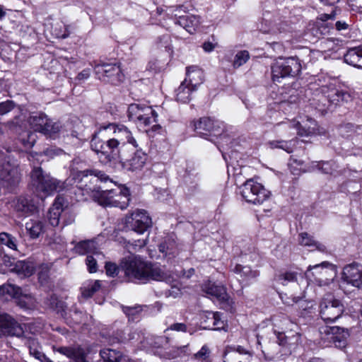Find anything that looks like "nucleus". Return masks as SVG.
<instances>
[{"mask_svg": "<svg viewBox=\"0 0 362 362\" xmlns=\"http://www.w3.org/2000/svg\"><path fill=\"white\" fill-rule=\"evenodd\" d=\"M120 267L129 281H148L150 280L170 282L171 274L158 266L151 264L140 256L131 255L124 258Z\"/></svg>", "mask_w": 362, "mask_h": 362, "instance_id": "obj_1", "label": "nucleus"}, {"mask_svg": "<svg viewBox=\"0 0 362 362\" xmlns=\"http://www.w3.org/2000/svg\"><path fill=\"white\" fill-rule=\"evenodd\" d=\"M129 191L122 186L115 189H102L100 187H95L91 190V197L100 205L115 206L121 209L127 208L130 198Z\"/></svg>", "mask_w": 362, "mask_h": 362, "instance_id": "obj_2", "label": "nucleus"}, {"mask_svg": "<svg viewBox=\"0 0 362 362\" xmlns=\"http://www.w3.org/2000/svg\"><path fill=\"white\" fill-rule=\"evenodd\" d=\"M31 182L36 192L49 195L54 192H61L72 185L71 181L75 177L68 178L65 182H61L49 174H45L40 167H34L31 172Z\"/></svg>", "mask_w": 362, "mask_h": 362, "instance_id": "obj_3", "label": "nucleus"}, {"mask_svg": "<svg viewBox=\"0 0 362 362\" xmlns=\"http://www.w3.org/2000/svg\"><path fill=\"white\" fill-rule=\"evenodd\" d=\"M122 147L119 141L112 138L104 141L97 134H94L90 141L91 149L97 153L100 161L105 164L119 158Z\"/></svg>", "mask_w": 362, "mask_h": 362, "instance_id": "obj_4", "label": "nucleus"}, {"mask_svg": "<svg viewBox=\"0 0 362 362\" xmlns=\"http://www.w3.org/2000/svg\"><path fill=\"white\" fill-rule=\"evenodd\" d=\"M271 69L273 81L279 83L282 78L297 76L301 71V64L298 59L290 57L276 61Z\"/></svg>", "mask_w": 362, "mask_h": 362, "instance_id": "obj_5", "label": "nucleus"}, {"mask_svg": "<svg viewBox=\"0 0 362 362\" xmlns=\"http://www.w3.org/2000/svg\"><path fill=\"white\" fill-rule=\"evenodd\" d=\"M243 197L248 203L260 205L270 197V192L252 179L247 180L240 187Z\"/></svg>", "mask_w": 362, "mask_h": 362, "instance_id": "obj_6", "label": "nucleus"}, {"mask_svg": "<svg viewBox=\"0 0 362 362\" xmlns=\"http://www.w3.org/2000/svg\"><path fill=\"white\" fill-rule=\"evenodd\" d=\"M344 312V306L339 299L332 295H325L320 303V315L327 323L334 322L339 319Z\"/></svg>", "mask_w": 362, "mask_h": 362, "instance_id": "obj_7", "label": "nucleus"}, {"mask_svg": "<svg viewBox=\"0 0 362 362\" xmlns=\"http://www.w3.org/2000/svg\"><path fill=\"white\" fill-rule=\"evenodd\" d=\"M333 265L328 262H322L313 266L310 265L305 272L306 278L319 286H328L333 281Z\"/></svg>", "mask_w": 362, "mask_h": 362, "instance_id": "obj_8", "label": "nucleus"}, {"mask_svg": "<svg viewBox=\"0 0 362 362\" xmlns=\"http://www.w3.org/2000/svg\"><path fill=\"white\" fill-rule=\"evenodd\" d=\"M195 132L200 136H225L226 126L223 122L202 117L194 124Z\"/></svg>", "mask_w": 362, "mask_h": 362, "instance_id": "obj_9", "label": "nucleus"}, {"mask_svg": "<svg viewBox=\"0 0 362 362\" xmlns=\"http://www.w3.org/2000/svg\"><path fill=\"white\" fill-rule=\"evenodd\" d=\"M94 71L99 80L114 85L119 84L124 77L120 66L116 64H98L94 66Z\"/></svg>", "mask_w": 362, "mask_h": 362, "instance_id": "obj_10", "label": "nucleus"}, {"mask_svg": "<svg viewBox=\"0 0 362 362\" xmlns=\"http://www.w3.org/2000/svg\"><path fill=\"white\" fill-rule=\"evenodd\" d=\"M54 351L68 358L70 362H92L90 358V349L80 344L53 347Z\"/></svg>", "mask_w": 362, "mask_h": 362, "instance_id": "obj_11", "label": "nucleus"}, {"mask_svg": "<svg viewBox=\"0 0 362 362\" xmlns=\"http://www.w3.org/2000/svg\"><path fill=\"white\" fill-rule=\"evenodd\" d=\"M151 223V218L143 209H137L125 218L126 228L141 234L146 231Z\"/></svg>", "mask_w": 362, "mask_h": 362, "instance_id": "obj_12", "label": "nucleus"}, {"mask_svg": "<svg viewBox=\"0 0 362 362\" xmlns=\"http://www.w3.org/2000/svg\"><path fill=\"white\" fill-rule=\"evenodd\" d=\"M23 327L12 316L0 314V338L6 336L23 337Z\"/></svg>", "mask_w": 362, "mask_h": 362, "instance_id": "obj_13", "label": "nucleus"}, {"mask_svg": "<svg viewBox=\"0 0 362 362\" xmlns=\"http://www.w3.org/2000/svg\"><path fill=\"white\" fill-rule=\"evenodd\" d=\"M343 283L362 288V264L353 263L346 265L341 273Z\"/></svg>", "mask_w": 362, "mask_h": 362, "instance_id": "obj_14", "label": "nucleus"}, {"mask_svg": "<svg viewBox=\"0 0 362 362\" xmlns=\"http://www.w3.org/2000/svg\"><path fill=\"white\" fill-rule=\"evenodd\" d=\"M21 177L18 165L15 162L4 163L0 168V179L8 186L19 183Z\"/></svg>", "mask_w": 362, "mask_h": 362, "instance_id": "obj_15", "label": "nucleus"}, {"mask_svg": "<svg viewBox=\"0 0 362 362\" xmlns=\"http://www.w3.org/2000/svg\"><path fill=\"white\" fill-rule=\"evenodd\" d=\"M320 92L331 105H338L341 103H349L352 100L351 94L344 90L336 89L334 86H322Z\"/></svg>", "mask_w": 362, "mask_h": 362, "instance_id": "obj_16", "label": "nucleus"}, {"mask_svg": "<svg viewBox=\"0 0 362 362\" xmlns=\"http://www.w3.org/2000/svg\"><path fill=\"white\" fill-rule=\"evenodd\" d=\"M107 128L113 131L114 136L112 139L119 141V144L122 146L128 143L135 148L138 147L136 140L132 136L131 131L127 127L112 123L109 124L107 127H104L105 129Z\"/></svg>", "mask_w": 362, "mask_h": 362, "instance_id": "obj_17", "label": "nucleus"}, {"mask_svg": "<svg viewBox=\"0 0 362 362\" xmlns=\"http://www.w3.org/2000/svg\"><path fill=\"white\" fill-rule=\"evenodd\" d=\"M10 205L18 216H30L36 210V206L33 200L23 196L14 198L10 202Z\"/></svg>", "mask_w": 362, "mask_h": 362, "instance_id": "obj_18", "label": "nucleus"}, {"mask_svg": "<svg viewBox=\"0 0 362 362\" xmlns=\"http://www.w3.org/2000/svg\"><path fill=\"white\" fill-rule=\"evenodd\" d=\"M147 158V154L141 150H137L129 159L122 162V165L127 171H141L144 167Z\"/></svg>", "mask_w": 362, "mask_h": 362, "instance_id": "obj_19", "label": "nucleus"}, {"mask_svg": "<svg viewBox=\"0 0 362 362\" xmlns=\"http://www.w3.org/2000/svg\"><path fill=\"white\" fill-rule=\"evenodd\" d=\"M202 290L209 297L214 298L219 302H226L228 300L226 289L222 285L208 281L203 284Z\"/></svg>", "mask_w": 362, "mask_h": 362, "instance_id": "obj_20", "label": "nucleus"}, {"mask_svg": "<svg viewBox=\"0 0 362 362\" xmlns=\"http://www.w3.org/2000/svg\"><path fill=\"white\" fill-rule=\"evenodd\" d=\"M307 122L309 124H305L303 126L299 122L291 121L288 122H283L281 124L284 129H294L297 131V134L301 136H308L314 133L315 130V121L313 119H308ZM280 125V124H279Z\"/></svg>", "mask_w": 362, "mask_h": 362, "instance_id": "obj_21", "label": "nucleus"}, {"mask_svg": "<svg viewBox=\"0 0 362 362\" xmlns=\"http://www.w3.org/2000/svg\"><path fill=\"white\" fill-rule=\"evenodd\" d=\"M64 204V198L57 197L48 211L47 218L49 222L54 227L59 226L62 214L65 212Z\"/></svg>", "mask_w": 362, "mask_h": 362, "instance_id": "obj_22", "label": "nucleus"}, {"mask_svg": "<svg viewBox=\"0 0 362 362\" xmlns=\"http://www.w3.org/2000/svg\"><path fill=\"white\" fill-rule=\"evenodd\" d=\"M204 81V73L203 71L197 66H191L187 67L186 78L184 82H186L188 85L197 89V87L201 85Z\"/></svg>", "mask_w": 362, "mask_h": 362, "instance_id": "obj_23", "label": "nucleus"}, {"mask_svg": "<svg viewBox=\"0 0 362 362\" xmlns=\"http://www.w3.org/2000/svg\"><path fill=\"white\" fill-rule=\"evenodd\" d=\"M25 343L29 349L30 356H33L40 362H53L49 358H47L42 351V347L36 339L33 337H25Z\"/></svg>", "mask_w": 362, "mask_h": 362, "instance_id": "obj_24", "label": "nucleus"}, {"mask_svg": "<svg viewBox=\"0 0 362 362\" xmlns=\"http://www.w3.org/2000/svg\"><path fill=\"white\" fill-rule=\"evenodd\" d=\"M344 59L346 64L362 69V45L349 49Z\"/></svg>", "mask_w": 362, "mask_h": 362, "instance_id": "obj_25", "label": "nucleus"}, {"mask_svg": "<svg viewBox=\"0 0 362 362\" xmlns=\"http://www.w3.org/2000/svg\"><path fill=\"white\" fill-rule=\"evenodd\" d=\"M176 24L183 27L188 33H193L199 27L200 21L199 18L192 14H187L180 16L177 21Z\"/></svg>", "mask_w": 362, "mask_h": 362, "instance_id": "obj_26", "label": "nucleus"}, {"mask_svg": "<svg viewBox=\"0 0 362 362\" xmlns=\"http://www.w3.org/2000/svg\"><path fill=\"white\" fill-rule=\"evenodd\" d=\"M341 328L339 327H325L320 329V333H325L328 335V339L332 341L336 346H344L346 344L345 337L346 333L343 334L341 337L340 334Z\"/></svg>", "mask_w": 362, "mask_h": 362, "instance_id": "obj_27", "label": "nucleus"}, {"mask_svg": "<svg viewBox=\"0 0 362 362\" xmlns=\"http://www.w3.org/2000/svg\"><path fill=\"white\" fill-rule=\"evenodd\" d=\"M13 272L23 277L30 276L34 271L35 266L33 262L20 260L16 262L11 269Z\"/></svg>", "mask_w": 362, "mask_h": 362, "instance_id": "obj_28", "label": "nucleus"}, {"mask_svg": "<svg viewBox=\"0 0 362 362\" xmlns=\"http://www.w3.org/2000/svg\"><path fill=\"white\" fill-rule=\"evenodd\" d=\"M157 117V112L152 108V107L148 106V107H144V113H142L135 124L139 127H146L153 123L156 122Z\"/></svg>", "mask_w": 362, "mask_h": 362, "instance_id": "obj_29", "label": "nucleus"}, {"mask_svg": "<svg viewBox=\"0 0 362 362\" xmlns=\"http://www.w3.org/2000/svg\"><path fill=\"white\" fill-rule=\"evenodd\" d=\"M262 352L269 360H277L288 354V351L281 346V344L276 342L272 343L270 349L267 351L262 350Z\"/></svg>", "mask_w": 362, "mask_h": 362, "instance_id": "obj_30", "label": "nucleus"}, {"mask_svg": "<svg viewBox=\"0 0 362 362\" xmlns=\"http://www.w3.org/2000/svg\"><path fill=\"white\" fill-rule=\"evenodd\" d=\"M25 229L30 238H37L44 231V223L42 221L30 219L25 223Z\"/></svg>", "mask_w": 362, "mask_h": 362, "instance_id": "obj_31", "label": "nucleus"}, {"mask_svg": "<svg viewBox=\"0 0 362 362\" xmlns=\"http://www.w3.org/2000/svg\"><path fill=\"white\" fill-rule=\"evenodd\" d=\"M4 247H6L13 252H18V241L16 238L8 233H0V250H4Z\"/></svg>", "mask_w": 362, "mask_h": 362, "instance_id": "obj_32", "label": "nucleus"}, {"mask_svg": "<svg viewBox=\"0 0 362 362\" xmlns=\"http://www.w3.org/2000/svg\"><path fill=\"white\" fill-rule=\"evenodd\" d=\"M234 273L240 275L244 281H250L256 279L259 276L257 270H253L250 267L243 266L237 264L233 269Z\"/></svg>", "mask_w": 362, "mask_h": 362, "instance_id": "obj_33", "label": "nucleus"}, {"mask_svg": "<svg viewBox=\"0 0 362 362\" xmlns=\"http://www.w3.org/2000/svg\"><path fill=\"white\" fill-rule=\"evenodd\" d=\"M193 87L182 81L178 88L176 90V99L183 103H188L191 99V95L195 91Z\"/></svg>", "mask_w": 362, "mask_h": 362, "instance_id": "obj_34", "label": "nucleus"}, {"mask_svg": "<svg viewBox=\"0 0 362 362\" xmlns=\"http://www.w3.org/2000/svg\"><path fill=\"white\" fill-rule=\"evenodd\" d=\"M21 288L11 284H4L0 286V298L5 300L8 298L16 299L18 295L21 294Z\"/></svg>", "mask_w": 362, "mask_h": 362, "instance_id": "obj_35", "label": "nucleus"}, {"mask_svg": "<svg viewBox=\"0 0 362 362\" xmlns=\"http://www.w3.org/2000/svg\"><path fill=\"white\" fill-rule=\"evenodd\" d=\"M16 304L24 309H32L35 307V300L34 297L21 289V294L18 295L16 299Z\"/></svg>", "mask_w": 362, "mask_h": 362, "instance_id": "obj_36", "label": "nucleus"}, {"mask_svg": "<svg viewBox=\"0 0 362 362\" xmlns=\"http://www.w3.org/2000/svg\"><path fill=\"white\" fill-rule=\"evenodd\" d=\"M298 243L302 246L313 247L320 251H325V247L316 241L313 236L308 233H301L298 235Z\"/></svg>", "mask_w": 362, "mask_h": 362, "instance_id": "obj_37", "label": "nucleus"}, {"mask_svg": "<svg viewBox=\"0 0 362 362\" xmlns=\"http://www.w3.org/2000/svg\"><path fill=\"white\" fill-rule=\"evenodd\" d=\"M74 250L76 253L79 255H85L90 252H93L95 256L98 257L100 254L98 252H95L96 250L95 243L92 240H84L79 242L74 247Z\"/></svg>", "mask_w": 362, "mask_h": 362, "instance_id": "obj_38", "label": "nucleus"}, {"mask_svg": "<svg viewBox=\"0 0 362 362\" xmlns=\"http://www.w3.org/2000/svg\"><path fill=\"white\" fill-rule=\"evenodd\" d=\"M100 356L104 362H125V358L122 357L120 352L112 349L100 351Z\"/></svg>", "mask_w": 362, "mask_h": 362, "instance_id": "obj_39", "label": "nucleus"}, {"mask_svg": "<svg viewBox=\"0 0 362 362\" xmlns=\"http://www.w3.org/2000/svg\"><path fill=\"white\" fill-rule=\"evenodd\" d=\"M148 107V105L144 104H130L127 110V117L129 119L136 124L140 116L144 113V107Z\"/></svg>", "mask_w": 362, "mask_h": 362, "instance_id": "obj_40", "label": "nucleus"}, {"mask_svg": "<svg viewBox=\"0 0 362 362\" xmlns=\"http://www.w3.org/2000/svg\"><path fill=\"white\" fill-rule=\"evenodd\" d=\"M47 119L48 118L45 115L42 113H38L30 116L28 122L31 128L33 129L34 131L41 133L43 127L46 126Z\"/></svg>", "mask_w": 362, "mask_h": 362, "instance_id": "obj_41", "label": "nucleus"}, {"mask_svg": "<svg viewBox=\"0 0 362 362\" xmlns=\"http://www.w3.org/2000/svg\"><path fill=\"white\" fill-rule=\"evenodd\" d=\"M206 317L209 321V324L212 325L210 329L214 330L225 329L226 322L222 320L221 314L219 313H209ZM209 327H210V325H209Z\"/></svg>", "mask_w": 362, "mask_h": 362, "instance_id": "obj_42", "label": "nucleus"}, {"mask_svg": "<svg viewBox=\"0 0 362 362\" xmlns=\"http://www.w3.org/2000/svg\"><path fill=\"white\" fill-rule=\"evenodd\" d=\"M62 126L58 122H54L49 118L46 122V126L43 127L41 133L51 138H55L59 132Z\"/></svg>", "mask_w": 362, "mask_h": 362, "instance_id": "obj_43", "label": "nucleus"}, {"mask_svg": "<svg viewBox=\"0 0 362 362\" xmlns=\"http://www.w3.org/2000/svg\"><path fill=\"white\" fill-rule=\"evenodd\" d=\"M101 287V281L95 280L90 282L86 286H84L82 290V295L86 298H90L94 295Z\"/></svg>", "mask_w": 362, "mask_h": 362, "instance_id": "obj_44", "label": "nucleus"}, {"mask_svg": "<svg viewBox=\"0 0 362 362\" xmlns=\"http://www.w3.org/2000/svg\"><path fill=\"white\" fill-rule=\"evenodd\" d=\"M250 59V54L247 50H241L237 52L235 55L233 62V66L234 69H238L245 64Z\"/></svg>", "mask_w": 362, "mask_h": 362, "instance_id": "obj_45", "label": "nucleus"}, {"mask_svg": "<svg viewBox=\"0 0 362 362\" xmlns=\"http://www.w3.org/2000/svg\"><path fill=\"white\" fill-rule=\"evenodd\" d=\"M297 275L298 273L295 272H286L279 274L276 277V281L282 285L286 286L288 283L296 281Z\"/></svg>", "mask_w": 362, "mask_h": 362, "instance_id": "obj_46", "label": "nucleus"}, {"mask_svg": "<svg viewBox=\"0 0 362 362\" xmlns=\"http://www.w3.org/2000/svg\"><path fill=\"white\" fill-rule=\"evenodd\" d=\"M211 351L208 346L204 345L201 349L193 355V358L201 362H211Z\"/></svg>", "mask_w": 362, "mask_h": 362, "instance_id": "obj_47", "label": "nucleus"}, {"mask_svg": "<svg viewBox=\"0 0 362 362\" xmlns=\"http://www.w3.org/2000/svg\"><path fill=\"white\" fill-rule=\"evenodd\" d=\"M45 303L53 310H57L59 311L60 310H64V303L62 300H59L57 296L54 294H52L49 298L46 299Z\"/></svg>", "mask_w": 362, "mask_h": 362, "instance_id": "obj_48", "label": "nucleus"}, {"mask_svg": "<svg viewBox=\"0 0 362 362\" xmlns=\"http://www.w3.org/2000/svg\"><path fill=\"white\" fill-rule=\"evenodd\" d=\"M122 310L125 313V315L128 317L129 320H134L137 318V316L142 311L141 306L135 305V306H123Z\"/></svg>", "mask_w": 362, "mask_h": 362, "instance_id": "obj_49", "label": "nucleus"}, {"mask_svg": "<svg viewBox=\"0 0 362 362\" xmlns=\"http://www.w3.org/2000/svg\"><path fill=\"white\" fill-rule=\"evenodd\" d=\"M247 358L240 356L234 351H226L223 356V362H247Z\"/></svg>", "mask_w": 362, "mask_h": 362, "instance_id": "obj_50", "label": "nucleus"}, {"mask_svg": "<svg viewBox=\"0 0 362 362\" xmlns=\"http://www.w3.org/2000/svg\"><path fill=\"white\" fill-rule=\"evenodd\" d=\"M269 146L272 148H281L286 151L287 153L292 152L291 141H286L284 140L272 141L269 142Z\"/></svg>", "mask_w": 362, "mask_h": 362, "instance_id": "obj_51", "label": "nucleus"}, {"mask_svg": "<svg viewBox=\"0 0 362 362\" xmlns=\"http://www.w3.org/2000/svg\"><path fill=\"white\" fill-rule=\"evenodd\" d=\"M159 251L165 256L170 257L175 256L176 248L174 243L165 242L159 245Z\"/></svg>", "mask_w": 362, "mask_h": 362, "instance_id": "obj_52", "label": "nucleus"}, {"mask_svg": "<svg viewBox=\"0 0 362 362\" xmlns=\"http://www.w3.org/2000/svg\"><path fill=\"white\" fill-rule=\"evenodd\" d=\"M25 136L27 139L22 137L21 138V141L25 148H30L35 144V135L32 132H27Z\"/></svg>", "mask_w": 362, "mask_h": 362, "instance_id": "obj_53", "label": "nucleus"}, {"mask_svg": "<svg viewBox=\"0 0 362 362\" xmlns=\"http://www.w3.org/2000/svg\"><path fill=\"white\" fill-rule=\"evenodd\" d=\"M57 154L56 153V151L52 149V148H47L46 151H45L42 153H32L29 155L28 156V160L30 161V162H33L34 163V160H40V158L42 157L43 155H45V156H53V155H55Z\"/></svg>", "mask_w": 362, "mask_h": 362, "instance_id": "obj_54", "label": "nucleus"}, {"mask_svg": "<svg viewBox=\"0 0 362 362\" xmlns=\"http://www.w3.org/2000/svg\"><path fill=\"white\" fill-rule=\"evenodd\" d=\"M86 263L88 267L89 272L94 273L97 272V259L94 256L87 255L86 259Z\"/></svg>", "mask_w": 362, "mask_h": 362, "instance_id": "obj_55", "label": "nucleus"}, {"mask_svg": "<svg viewBox=\"0 0 362 362\" xmlns=\"http://www.w3.org/2000/svg\"><path fill=\"white\" fill-rule=\"evenodd\" d=\"M14 103L11 100H6L0 103V115H5L12 110Z\"/></svg>", "mask_w": 362, "mask_h": 362, "instance_id": "obj_56", "label": "nucleus"}, {"mask_svg": "<svg viewBox=\"0 0 362 362\" xmlns=\"http://www.w3.org/2000/svg\"><path fill=\"white\" fill-rule=\"evenodd\" d=\"M105 269L107 275L114 276L118 273V267L114 263L107 262L105 264Z\"/></svg>", "mask_w": 362, "mask_h": 362, "instance_id": "obj_57", "label": "nucleus"}, {"mask_svg": "<svg viewBox=\"0 0 362 362\" xmlns=\"http://www.w3.org/2000/svg\"><path fill=\"white\" fill-rule=\"evenodd\" d=\"M168 330H173L176 332H187V327L185 323H174L171 325L167 329Z\"/></svg>", "mask_w": 362, "mask_h": 362, "instance_id": "obj_58", "label": "nucleus"}, {"mask_svg": "<svg viewBox=\"0 0 362 362\" xmlns=\"http://www.w3.org/2000/svg\"><path fill=\"white\" fill-rule=\"evenodd\" d=\"M169 40H170V36L168 35H163L159 36L156 39V43L158 45V47H167L168 45Z\"/></svg>", "mask_w": 362, "mask_h": 362, "instance_id": "obj_59", "label": "nucleus"}, {"mask_svg": "<svg viewBox=\"0 0 362 362\" xmlns=\"http://www.w3.org/2000/svg\"><path fill=\"white\" fill-rule=\"evenodd\" d=\"M3 263L6 267H11L13 264L14 259L6 254L4 250H0Z\"/></svg>", "mask_w": 362, "mask_h": 362, "instance_id": "obj_60", "label": "nucleus"}, {"mask_svg": "<svg viewBox=\"0 0 362 362\" xmlns=\"http://www.w3.org/2000/svg\"><path fill=\"white\" fill-rule=\"evenodd\" d=\"M94 175L97 179L101 182H107V181H110L111 183H112V181L109 177V176L101 171H95Z\"/></svg>", "mask_w": 362, "mask_h": 362, "instance_id": "obj_61", "label": "nucleus"}, {"mask_svg": "<svg viewBox=\"0 0 362 362\" xmlns=\"http://www.w3.org/2000/svg\"><path fill=\"white\" fill-rule=\"evenodd\" d=\"M90 76L89 69H84L80 72L76 78L78 81H81L88 79Z\"/></svg>", "mask_w": 362, "mask_h": 362, "instance_id": "obj_62", "label": "nucleus"}, {"mask_svg": "<svg viewBox=\"0 0 362 362\" xmlns=\"http://www.w3.org/2000/svg\"><path fill=\"white\" fill-rule=\"evenodd\" d=\"M335 27L338 31L345 30L349 28V24L344 21H338L335 23Z\"/></svg>", "mask_w": 362, "mask_h": 362, "instance_id": "obj_63", "label": "nucleus"}, {"mask_svg": "<svg viewBox=\"0 0 362 362\" xmlns=\"http://www.w3.org/2000/svg\"><path fill=\"white\" fill-rule=\"evenodd\" d=\"M202 47L205 52H211L215 48V45L211 42H205L203 44Z\"/></svg>", "mask_w": 362, "mask_h": 362, "instance_id": "obj_64", "label": "nucleus"}]
</instances>
